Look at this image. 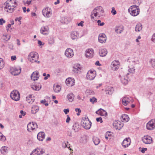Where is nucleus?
Wrapping results in <instances>:
<instances>
[{
	"label": "nucleus",
	"mask_w": 155,
	"mask_h": 155,
	"mask_svg": "<svg viewBox=\"0 0 155 155\" xmlns=\"http://www.w3.org/2000/svg\"><path fill=\"white\" fill-rule=\"evenodd\" d=\"M31 1L32 0H24L23 2L25 5H28L30 4Z\"/></svg>",
	"instance_id": "49530a36"
},
{
	"label": "nucleus",
	"mask_w": 155,
	"mask_h": 155,
	"mask_svg": "<svg viewBox=\"0 0 155 155\" xmlns=\"http://www.w3.org/2000/svg\"><path fill=\"white\" fill-rule=\"evenodd\" d=\"M13 69H12V75L15 76L19 74L21 72V70L20 69L18 68H14Z\"/></svg>",
	"instance_id": "393cba45"
},
{
	"label": "nucleus",
	"mask_w": 155,
	"mask_h": 155,
	"mask_svg": "<svg viewBox=\"0 0 155 155\" xmlns=\"http://www.w3.org/2000/svg\"><path fill=\"white\" fill-rule=\"evenodd\" d=\"M142 26L141 24H137L135 27V31L136 32H140L142 29Z\"/></svg>",
	"instance_id": "c9c22d12"
},
{
	"label": "nucleus",
	"mask_w": 155,
	"mask_h": 155,
	"mask_svg": "<svg viewBox=\"0 0 155 155\" xmlns=\"http://www.w3.org/2000/svg\"><path fill=\"white\" fill-rule=\"evenodd\" d=\"M138 64V61H134L132 60L131 62H130V64L129 66L128 72L130 73H134L135 72V68L134 65L135 64Z\"/></svg>",
	"instance_id": "39448f33"
},
{
	"label": "nucleus",
	"mask_w": 155,
	"mask_h": 155,
	"mask_svg": "<svg viewBox=\"0 0 155 155\" xmlns=\"http://www.w3.org/2000/svg\"><path fill=\"white\" fill-rule=\"evenodd\" d=\"M4 62L3 59L0 58V70L2 69L4 66Z\"/></svg>",
	"instance_id": "79ce46f5"
},
{
	"label": "nucleus",
	"mask_w": 155,
	"mask_h": 155,
	"mask_svg": "<svg viewBox=\"0 0 155 155\" xmlns=\"http://www.w3.org/2000/svg\"><path fill=\"white\" fill-rule=\"evenodd\" d=\"M74 80L71 78H68L66 80L65 82L68 86H72L74 84Z\"/></svg>",
	"instance_id": "aec40b11"
},
{
	"label": "nucleus",
	"mask_w": 155,
	"mask_h": 155,
	"mask_svg": "<svg viewBox=\"0 0 155 155\" xmlns=\"http://www.w3.org/2000/svg\"><path fill=\"white\" fill-rule=\"evenodd\" d=\"M11 98L15 101H18L20 99V94L19 92L17 90H13L10 94Z\"/></svg>",
	"instance_id": "0eeeda50"
},
{
	"label": "nucleus",
	"mask_w": 155,
	"mask_h": 155,
	"mask_svg": "<svg viewBox=\"0 0 155 155\" xmlns=\"http://www.w3.org/2000/svg\"><path fill=\"white\" fill-rule=\"evenodd\" d=\"M74 96L72 93H70L67 95V98L70 102H72L73 101Z\"/></svg>",
	"instance_id": "4c0bfd02"
},
{
	"label": "nucleus",
	"mask_w": 155,
	"mask_h": 155,
	"mask_svg": "<svg viewBox=\"0 0 155 155\" xmlns=\"http://www.w3.org/2000/svg\"><path fill=\"white\" fill-rule=\"evenodd\" d=\"M86 92L87 94V95H93L94 94V92L92 91L89 90H87L86 91Z\"/></svg>",
	"instance_id": "09e8293b"
},
{
	"label": "nucleus",
	"mask_w": 155,
	"mask_h": 155,
	"mask_svg": "<svg viewBox=\"0 0 155 155\" xmlns=\"http://www.w3.org/2000/svg\"><path fill=\"white\" fill-rule=\"evenodd\" d=\"M6 138L5 136L0 132V140L2 141H5Z\"/></svg>",
	"instance_id": "a18cd8bd"
},
{
	"label": "nucleus",
	"mask_w": 155,
	"mask_h": 155,
	"mask_svg": "<svg viewBox=\"0 0 155 155\" xmlns=\"http://www.w3.org/2000/svg\"><path fill=\"white\" fill-rule=\"evenodd\" d=\"M65 54L68 58H72L74 56L73 50L71 48H67L65 51Z\"/></svg>",
	"instance_id": "a211bd4d"
},
{
	"label": "nucleus",
	"mask_w": 155,
	"mask_h": 155,
	"mask_svg": "<svg viewBox=\"0 0 155 155\" xmlns=\"http://www.w3.org/2000/svg\"><path fill=\"white\" fill-rule=\"evenodd\" d=\"M104 12L103 8L101 6L96 7L91 12V19L94 20L95 18H98L103 15Z\"/></svg>",
	"instance_id": "f257e3e1"
},
{
	"label": "nucleus",
	"mask_w": 155,
	"mask_h": 155,
	"mask_svg": "<svg viewBox=\"0 0 155 155\" xmlns=\"http://www.w3.org/2000/svg\"><path fill=\"white\" fill-rule=\"evenodd\" d=\"M45 134L44 132H40L37 135V138L38 139L39 141H42L45 139Z\"/></svg>",
	"instance_id": "4be33fe9"
},
{
	"label": "nucleus",
	"mask_w": 155,
	"mask_h": 155,
	"mask_svg": "<svg viewBox=\"0 0 155 155\" xmlns=\"http://www.w3.org/2000/svg\"><path fill=\"white\" fill-rule=\"evenodd\" d=\"M97 23L98 25L99 26H102L104 25V22H101V21L100 20H98L97 21Z\"/></svg>",
	"instance_id": "3c124183"
},
{
	"label": "nucleus",
	"mask_w": 155,
	"mask_h": 155,
	"mask_svg": "<svg viewBox=\"0 0 155 155\" xmlns=\"http://www.w3.org/2000/svg\"><path fill=\"white\" fill-rule=\"evenodd\" d=\"M147 150V149L146 148H143L141 150V152L143 153H144Z\"/></svg>",
	"instance_id": "338daca9"
},
{
	"label": "nucleus",
	"mask_w": 155,
	"mask_h": 155,
	"mask_svg": "<svg viewBox=\"0 0 155 155\" xmlns=\"http://www.w3.org/2000/svg\"><path fill=\"white\" fill-rule=\"evenodd\" d=\"M96 113L97 114L102 116H106L107 115V112L101 108H100L97 111Z\"/></svg>",
	"instance_id": "b1692460"
},
{
	"label": "nucleus",
	"mask_w": 155,
	"mask_h": 155,
	"mask_svg": "<svg viewBox=\"0 0 155 155\" xmlns=\"http://www.w3.org/2000/svg\"><path fill=\"white\" fill-rule=\"evenodd\" d=\"M131 140L129 138H126L125 139L122 143V145L124 147H128L130 144Z\"/></svg>",
	"instance_id": "2eb2a0df"
},
{
	"label": "nucleus",
	"mask_w": 155,
	"mask_h": 155,
	"mask_svg": "<svg viewBox=\"0 0 155 155\" xmlns=\"http://www.w3.org/2000/svg\"><path fill=\"white\" fill-rule=\"evenodd\" d=\"M111 13L113 15H114L117 14V12L115 10V8L114 7L112 8V10L111 11Z\"/></svg>",
	"instance_id": "8fccbe9b"
},
{
	"label": "nucleus",
	"mask_w": 155,
	"mask_h": 155,
	"mask_svg": "<svg viewBox=\"0 0 155 155\" xmlns=\"http://www.w3.org/2000/svg\"><path fill=\"white\" fill-rule=\"evenodd\" d=\"M150 62L152 67L155 68V59H151Z\"/></svg>",
	"instance_id": "c03bdc74"
},
{
	"label": "nucleus",
	"mask_w": 155,
	"mask_h": 155,
	"mask_svg": "<svg viewBox=\"0 0 155 155\" xmlns=\"http://www.w3.org/2000/svg\"><path fill=\"white\" fill-rule=\"evenodd\" d=\"M21 18H22L21 17H20L19 18H15V21H19L21 20Z\"/></svg>",
	"instance_id": "0e129e2a"
},
{
	"label": "nucleus",
	"mask_w": 155,
	"mask_h": 155,
	"mask_svg": "<svg viewBox=\"0 0 155 155\" xmlns=\"http://www.w3.org/2000/svg\"><path fill=\"white\" fill-rule=\"evenodd\" d=\"M65 114H67L69 112V109H64L63 110Z\"/></svg>",
	"instance_id": "4d7b16f0"
},
{
	"label": "nucleus",
	"mask_w": 155,
	"mask_h": 155,
	"mask_svg": "<svg viewBox=\"0 0 155 155\" xmlns=\"http://www.w3.org/2000/svg\"><path fill=\"white\" fill-rule=\"evenodd\" d=\"M81 124L82 126L86 129H89L91 126V123L89 121L88 118H85L82 120Z\"/></svg>",
	"instance_id": "20e7f679"
},
{
	"label": "nucleus",
	"mask_w": 155,
	"mask_h": 155,
	"mask_svg": "<svg viewBox=\"0 0 155 155\" xmlns=\"http://www.w3.org/2000/svg\"><path fill=\"white\" fill-rule=\"evenodd\" d=\"M16 41L17 45L18 46H20L21 45L20 40L18 39H17Z\"/></svg>",
	"instance_id": "774afa93"
},
{
	"label": "nucleus",
	"mask_w": 155,
	"mask_h": 155,
	"mask_svg": "<svg viewBox=\"0 0 155 155\" xmlns=\"http://www.w3.org/2000/svg\"><path fill=\"white\" fill-rule=\"evenodd\" d=\"M93 140L95 145H97L100 142L99 139L97 137H94L93 138Z\"/></svg>",
	"instance_id": "ea45409f"
},
{
	"label": "nucleus",
	"mask_w": 155,
	"mask_h": 155,
	"mask_svg": "<svg viewBox=\"0 0 155 155\" xmlns=\"http://www.w3.org/2000/svg\"><path fill=\"white\" fill-rule=\"evenodd\" d=\"M119 67V63L117 61L114 60L112 62L111 64V67L112 69L114 71H116Z\"/></svg>",
	"instance_id": "4468645a"
},
{
	"label": "nucleus",
	"mask_w": 155,
	"mask_h": 155,
	"mask_svg": "<svg viewBox=\"0 0 155 155\" xmlns=\"http://www.w3.org/2000/svg\"><path fill=\"white\" fill-rule=\"evenodd\" d=\"M39 110V107L36 105H33L32 107L31 112L32 114H36Z\"/></svg>",
	"instance_id": "f704fd0d"
},
{
	"label": "nucleus",
	"mask_w": 155,
	"mask_h": 155,
	"mask_svg": "<svg viewBox=\"0 0 155 155\" xmlns=\"http://www.w3.org/2000/svg\"><path fill=\"white\" fill-rule=\"evenodd\" d=\"M121 83L124 84L126 85L128 83V81L127 78H125L124 76L120 78Z\"/></svg>",
	"instance_id": "e433bc0d"
},
{
	"label": "nucleus",
	"mask_w": 155,
	"mask_h": 155,
	"mask_svg": "<svg viewBox=\"0 0 155 155\" xmlns=\"http://www.w3.org/2000/svg\"><path fill=\"white\" fill-rule=\"evenodd\" d=\"M96 120L98 122H100V123H101L103 122L102 119L101 117L97 118H96Z\"/></svg>",
	"instance_id": "603ef678"
},
{
	"label": "nucleus",
	"mask_w": 155,
	"mask_h": 155,
	"mask_svg": "<svg viewBox=\"0 0 155 155\" xmlns=\"http://www.w3.org/2000/svg\"><path fill=\"white\" fill-rule=\"evenodd\" d=\"M147 129L149 130H153L155 128V120H152L150 121L146 125Z\"/></svg>",
	"instance_id": "1a4fd4ad"
},
{
	"label": "nucleus",
	"mask_w": 155,
	"mask_h": 155,
	"mask_svg": "<svg viewBox=\"0 0 155 155\" xmlns=\"http://www.w3.org/2000/svg\"><path fill=\"white\" fill-rule=\"evenodd\" d=\"M114 91V88L108 86L105 89V92L107 94L111 95Z\"/></svg>",
	"instance_id": "c85d7f7f"
},
{
	"label": "nucleus",
	"mask_w": 155,
	"mask_h": 155,
	"mask_svg": "<svg viewBox=\"0 0 155 155\" xmlns=\"http://www.w3.org/2000/svg\"><path fill=\"white\" fill-rule=\"evenodd\" d=\"M9 2H11L12 3L11 5L13 7V9L14 8L16 7L17 3L15 0H8Z\"/></svg>",
	"instance_id": "58836bf2"
},
{
	"label": "nucleus",
	"mask_w": 155,
	"mask_h": 155,
	"mask_svg": "<svg viewBox=\"0 0 155 155\" xmlns=\"http://www.w3.org/2000/svg\"><path fill=\"white\" fill-rule=\"evenodd\" d=\"M11 59L12 61H14L16 60V56L15 55L12 56L11 57Z\"/></svg>",
	"instance_id": "13d9d810"
},
{
	"label": "nucleus",
	"mask_w": 155,
	"mask_h": 155,
	"mask_svg": "<svg viewBox=\"0 0 155 155\" xmlns=\"http://www.w3.org/2000/svg\"><path fill=\"white\" fill-rule=\"evenodd\" d=\"M114 126H115V129L117 130H120L123 127V124L121 122L119 121L116 123H114L113 124Z\"/></svg>",
	"instance_id": "bb28decb"
},
{
	"label": "nucleus",
	"mask_w": 155,
	"mask_h": 155,
	"mask_svg": "<svg viewBox=\"0 0 155 155\" xmlns=\"http://www.w3.org/2000/svg\"><path fill=\"white\" fill-rule=\"evenodd\" d=\"M31 88L35 91H39L41 88V84H39L38 85H32L31 86Z\"/></svg>",
	"instance_id": "72a5a7b5"
},
{
	"label": "nucleus",
	"mask_w": 155,
	"mask_h": 155,
	"mask_svg": "<svg viewBox=\"0 0 155 155\" xmlns=\"http://www.w3.org/2000/svg\"><path fill=\"white\" fill-rule=\"evenodd\" d=\"M151 40L152 41L155 43V33L153 34Z\"/></svg>",
	"instance_id": "864d4df0"
},
{
	"label": "nucleus",
	"mask_w": 155,
	"mask_h": 155,
	"mask_svg": "<svg viewBox=\"0 0 155 155\" xmlns=\"http://www.w3.org/2000/svg\"><path fill=\"white\" fill-rule=\"evenodd\" d=\"M96 76V73L95 71L89 70L87 72L86 77L87 79L91 80H93Z\"/></svg>",
	"instance_id": "6e6552de"
},
{
	"label": "nucleus",
	"mask_w": 155,
	"mask_h": 155,
	"mask_svg": "<svg viewBox=\"0 0 155 155\" xmlns=\"http://www.w3.org/2000/svg\"><path fill=\"white\" fill-rule=\"evenodd\" d=\"M131 97L129 98L127 97H124L122 100V104L124 106H127L129 104L131 101Z\"/></svg>",
	"instance_id": "412c9836"
},
{
	"label": "nucleus",
	"mask_w": 155,
	"mask_h": 155,
	"mask_svg": "<svg viewBox=\"0 0 155 155\" xmlns=\"http://www.w3.org/2000/svg\"><path fill=\"white\" fill-rule=\"evenodd\" d=\"M79 34L77 31H74L71 32L70 37L71 39L73 40H76L78 38Z\"/></svg>",
	"instance_id": "6ab92c4d"
},
{
	"label": "nucleus",
	"mask_w": 155,
	"mask_h": 155,
	"mask_svg": "<svg viewBox=\"0 0 155 155\" xmlns=\"http://www.w3.org/2000/svg\"><path fill=\"white\" fill-rule=\"evenodd\" d=\"M12 3L9 2L8 0L4 4V9L5 11L9 13L13 12L14 9H13L11 5Z\"/></svg>",
	"instance_id": "423d86ee"
},
{
	"label": "nucleus",
	"mask_w": 155,
	"mask_h": 155,
	"mask_svg": "<svg viewBox=\"0 0 155 155\" xmlns=\"http://www.w3.org/2000/svg\"><path fill=\"white\" fill-rule=\"evenodd\" d=\"M9 150V148L6 146H3L1 149V152L2 154H6Z\"/></svg>",
	"instance_id": "c756f323"
},
{
	"label": "nucleus",
	"mask_w": 155,
	"mask_h": 155,
	"mask_svg": "<svg viewBox=\"0 0 155 155\" xmlns=\"http://www.w3.org/2000/svg\"><path fill=\"white\" fill-rule=\"evenodd\" d=\"M142 141L144 143L147 144H150L153 142L152 138L148 135L144 136L142 138Z\"/></svg>",
	"instance_id": "ddd939ff"
},
{
	"label": "nucleus",
	"mask_w": 155,
	"mask_h": 155,
	"mask_svg": "<svg viewBox=\"0 0 155 155\" xmlns=\"http://www.w3.org/2000/svg\"><path fill=\"white\" fill-rule=\"evenodd\" d=\"M54 90L55 92H59L61 90V87L58 84H55L54 86Z\"/></svg>",
	"instance_id": "2f4dec72"
},
{
	"label": "nucleus",
	"mask_w": 155,
	"mask_h": 155,
	"mask_svg": "<svg viewBox=\"0 0 155 155\" xmlns=\"http://www.w3.org/2000/svg\"><path fill=\"white\" fill-rule=\"evenodd\" d=\"M121 120L123 122H128L129 120V118L127 114H124L123 115L122 117Z\"/></svg>",
	"instance_id": "473e14b6"
},
{
	"label": "nucleus",
	"mask_w": 155,
	"mask_h": 155,
	"mask_svg": "<svg viewBox=\"0 0 155 155\" xmlns=\"http://www.w3.org/2000/svg\"><path fill=\"white\" fill-rule=\"evenodd\" d=\"M51 9L49 8H46L42 11L43 15L44 17L49 18L51 15Z\"/></svg>",
	"instance_id": "9d476101"
},
{
	"label": "nucleus",
	"mask_w": 155,
	"mask_h": 155,
	"mask_svg": "<svg viewBox=\"0 0 155 155\" xmlns=\"http://www.w3.org/2000/svg\"><path fill=\"white\" fill-rule=\"evenodd\" d=\"M48 27H42L40 29V32L41 34L46 35L48 34Z\"/></svg>",
	"instance_id": "a878e982"
},
{
	"label": "nucleus",
	"mask_w": 155,
	"mask_h": 155,
	"mask_svg": "<svg viewBox=\"0 0 155 155\" xmlns=\"http://www.w3.org/2000/svg\"><path fill=\"white\" fill-rule=\"evenodd\" d=\"M75 110L76 112H78L79 113H80L81 112V110L80 108H76Z\"/></svg>",
	"instance_id": "69168bd1"
},
{
	"label": "nucleus",
	"mask_w": 155,
	"mask_h": 155,
	"mask_svg": "<svg viewBox=\"0 0 155 155\" xmlns=\"http://www.w3.org/2000/svg\"><path fill=\"white\" fill-rule=\"evenodd\" d=\"M107 40L106 35L104 34H100L99 35L98 40L101 43H105Z\"/></svg>",
	"instance_id": "f3484780"
},
{
	"label": "nucleus",
	"mask_w": 155,
	"mask_h": 155,
	"mask_svg": "<svg viewBox=\"0 0 155 155\" xmlns=\"http://www.w3.org/2000/svg\"><path fill=\"white\" fill-rule=\"evenodd\" d=\"M105 135L107 136L108 137L111 136V132H110L107 131L106 132Z\"/></svg>",
	"instance_id": "bf43d9fd"
},
{
	"label": "nucleus",
	"mask_w": 155,
	"mask_h": 155,
	"mask_svg": "<svg viewBox=\"0 0 155 155\" xmlns=\"http://www.w3.org/2000/svg\"><path fill=\"white\" fill-rule=\"evenodd\" d=\"M97 99L95 97H93L92 98H90V102H91L92 104H94V102H97Z\"/></svg>",
	"instance_id": "de8ad7c7"
},
{
	"label": "nucleus",
	"mask_w": 155,
	"mask_h": 155,
	"mask_svg": "<svg viewBox=\"0 0 155 155\" xmlns=\"http://www.w3.org/2000/svg\"><path fill=\"white\" fill-rule=\"evenodd\" d=\"M81 67L80 64H77L76 65L74 66V70L73 71L75 72H76L77 71H79V70L81 69Z\"/></svg>",
	"instance_id": "a19ab883"
},
{
	"label": "nucleus",
	"mask_w": 155,
	"mask_h": 155,
	"mask_svg": "<svg viewBox=\"0 0 155 155\" xmlns=\"http://www.w3.org/2000/svg\"><path fill=\"white\" fill-rule=\"evenodd\" d=\"M107 51L105 48L101 49L99 51V54L101 56L104 57L106 55L107 53Z\"/></svg>",
	"instance_id": "cd10ccee"
},
{
	"label": "nucleus",
	"mask_w": 155,
	"mask_h": 155,
	"mask_svg": "<svg viewBox=\"0 0 155 155\" xmlns=\"http://www.w3.org/2000/svg\"><path fill=\"white\" fill-rule=\"evenodd\" d=\"M94 50L92 49H88L85 51V55L87 58H91L94 56Z\"/></svg>",
	"instance_id": "dca6fc26"
},
{
	"label": "nucleus",
	"mask_w": 155,
	"mask_h": 155,
	"mask_svg": "<svg viewBox=\"0 0 155 155\" xmlns=\"http://www.w3.org/2000/svg\"><path fill=\"white\" fill-rule=\"evenodd\" d=\"M11 38V36L9 35H3V40L5 41H7L9 40Z\"/></svg>",
	"instance_id": "37998d69"
},
{
	"label": "nucleus",
	"mask_w": 155,
	"mask_h": 155,
	"mask_svg": "<svg viewBox=\"0 0 155 155\" xmlns=\"http://www.w3.org/2000/svg\"><path fill=\"white\" fill-rule=\"evenodd\" d=\"M123 30L124 27L120 26L116 27L115 31L118 34H120L123 31Z\"/></svg>",
	"instance_id": "7c9ffc66"
},
{
	"label": "nucleus",
	"mask_w": 155,
	"mask_h": 155,
	"mask_svg": "<svg viewBox=\"0 0 155 155\" xmlns=\"http://www.w3.org/2000/svg\"><path fill=\"white\" fill-rule=\"evenodd\" d=\"M128 11L131 15L135 16L139 14L140 9L139 6L134 5L130 7L128 9Z\"/></svg>",
	"instance_id": "f03ea898"
},
{
	"label": "nucleus",
	"mask_w": 155,
	"mask_h": 155,
	"mask_svg": "<svg viewBox=\"0 0 155 155\" xmlns=\"http://www.w3.org/2000/svg\"><path fill=\"white\" fill-rule=\"evenodd\" d=\"M13 45L12 44H9V48L10 49L12 50L13 49Z\"/></svg>",
	"instance_id": "052dcab7"
},
{
	"label": "nucleus",
	"mask_w": 155,
	"mask_h": 155,
	"mask_svg": "<svg viewBox=\"0 0 155 155\" xmlns=\"http://www.w3.org/2000/svg\"><path fill=\"white\" fill-rule=\"evenodd\" d=\"M37 124L34 122H30L27 125V130L29 132H31L37 128Z\"/></svg>",
	"instance_id": "9b49d317"
},
{
	"label": "nucleus",
	"mask_w": 155,
	"mask_h": 155,
	"mask_svg": "<svg viewBox=\"0 0 155 155\" xmlns=\"http://www.w3.org/2000/svg\"><path fill=\"white\" fill-rule=\"evenodd\" d=\"M5 21L3 18L0 19V25H2L5 22Z\"/></svg>",
	"instance_id": "6e6d98bb"
},
{
	"label": "nucleus",
	"mask_w": 155,
	"mask_h": 155,
	"mask_svg": "<svg viewBox=\"0 0 155 155\" xmlns=\"http://www.w3.org/2000/svg\"><path fill=\"white\" fill-rule=\"evenodd\" d=\"M44 153V151L42 149L37 148L31 152L30 155H40Z\"/></svg>",
	"instance_id": "f8f14e48"
},
{
	"label": "nucleus",
	"mask_w": 155,
	"mask_h": 155,
	"mask_svg": "<svg viewBox=\"0 0 155 155\" xmlns=\"http://www.w3.org/2000/svg\"><path fill=\"white\" fill-rule=\"evenodd\" d=\"M20 113L21 114L23 115V116H25L26 114V112H24L23 110L20 111Z\"/></svg>",
	"instance_id": "680f3d73"
},
{
	"label": "nucleus",
	"mask_w": 155,
	"mask_h": 155,
	"mask_svg": "<svg viewBox=\"0 0 155 155\" xmlns=\"http://www.w3.org/2000/svg\"><path fill=\"white\" fill-rule=\"evenodd\" d=\"M39 73L37 71H35L33 72L31 74V79L34 81L37 80L39 78Z\"/></svg>",
	"instance_id": "5701e85b"
},
{
	"label": "nucleus",
	"mask_w": 155,
	"mask_h": 155,
	"mask_svg": "<svg viewBox=\"0 0 155 155\" xmlns=\"http://www.w3.org/2000/svg\"><path fill=\"white\" fill-rule=\"evenodd\" d=\"M38 58L39 56L37 53L32 52L29 53L28 56V61L31 62H36L39 64L40 61H38Z\"/></svg>",
	"instance_id": "7ed1b4c3"
},
{
	"label": "nucleus",
	"mask_w": 155,
	"mask_h": 155,
	"mask_svg": "<svg viewBox=\"0 0 155 155\" xmlns=\"http://www.w3.org/2000/svg\"><path fill=\"white\" fill-rule=\"evenodd\" d=\"M67 118L66 120V122L67 123H69L70 121L71 120V118H70L68 115H67Z\"/></svg>",
	"instance_id": "5fc2aeb1"
},
{
	"label": "nucleus",
	"mask_w": 155,
	"mask_h": 155,
	"mask_svg": "<svg viewBox=\"0 0 155 155\" xmlns=\"http://www.w3.org/2000/svg\"><path fill=\"white\" fill-rule=\"evenodd\" d=\"M84 22L83 21H81V22L78 24V26H83Z\"/></svg>",
	"instance_id": "e2e57ef3"
}]
</instances>
